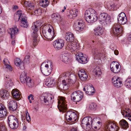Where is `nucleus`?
Listing matches in <instances>:
<instances>
[{
    "instance_id": "obj_28",
    "label": "nucleus",
    "mask_w": 131,
    "mask_h": 131,
    "mask_svg": "<svg viewBox=\"0 0 131 131\" xmlns=\"http://www.w3.org/2000/svg\"><path fill=\"white\" fill-rule=\"evenodd\" d=\"M5 80L6 82L5 84V86L7 89H10L13 85V82L12 81L11 79L9 78L8 76L6 77Z\"/></svg>"
},
{
    "instance_id": "obj_36",
    "label": "nucleus",
    "mask_w": 131,
    "mask_h": 131,
    "mask_svg": "<svg viewBox=\"0 0 131 131\" xmlns=\"http://www.w3.org/2000/svg\"><path fill=\"white\" fill-rule=\"evenodd\" d=\"M92 52L94 55L96 57V59L99 57L100 58V57H102L103 56V54L100 53L99 51L98 52L96 49H93Z\"/></svg>"
},
{
    "instance_id": "obj_34",
    "label": "nucleus",
    "mask_w": 131,
    "mask_h": 131,
    "mask_svg": "<svg viewBox=\"0 0 131 131\" xmlns=\"http://www.w3.org/2000/svg\"><path fill=\"white\" fill-rule=\"evenodd\" d=\"M21 26L23 27L27 28L28 25V24L27 20L26 18L24 16L21 18Z\"/></svg>"
},
{
    "instance_id": "obj_46",
    "label": "nucleus",
    "mask_w": 131,
    "mask_h": 131,
    "mask_svg": "<svg viewBox=\"0 0 131 131\" xmlns=\"http://www.w3.org/2000/svg\"><path fill=\"white\" fill-rule=\"evenodd\" d=\"M93 72L96 76L100 75L101 72V70L99 67H96L94 70Z\"/></svg>"
},
{
    "instance_id": "obj_38",
    "label": "nucleus",
    "mask_w": 131,
    "mask_h": 131,
    "mask_svg": "<svg viewBox=\"0 0 131 131\" xmlns=\"http://www.w3.org/2000/svg\"><path fill=\"white\" fill-rule=\"evenodd\" d=\"M60 59L62 61L65 63L68 62L69 60L68 54L65 53H63L61 56Z\"/></svg>"
},
{
    "instance_id": "obj_5",
    "label": "nucleus",
    "mask_w": 131,
    "mask_h": 131,
    "mask_svg": "<svg viewBox=\"0 0 131 131\" xmlns=\"http://www.w3.org/2000/svg\"><path fill=\"white\" fill-rule=\"evenodd\" d=\"M9 126L12 129H15L19 126L18 121L16 117L13 115H10L8 118Z\"/></svg>"
},
{
    "instance_id": "obj_35",
    "label": "nucleus",
    "mask_w": 131,
    "mask_h": 131,
    "mask_svg": "<svg viewBox=\"0 0 131 131\" xmlns=\"http://www.w3.org/2000/svg\"><path fill=\"white\" fill-rule=\"evenodd\" d=\"M119 124L124 129H126L128 127V124L127 122L124 119L122 120L119 122Z\"/></svg>"
},
{
    "instance_id": "obj_64",
    "label": "nucleus",
    "mask_w": 131,
    "mask_h": 131,
    "mask_svg": "<svg viewBox=\"0 0 131 131\" xmlns=\"http://www.w3.org/2000/svg\"><path fill=\"white\" fill-rule=\"evenodd\" d=\"M12 44L13 45H14L15 44V42L14 40H13L11 42Z\"/></svg>"
},
{
    "instance_id": "obj_27",
    "label": "nucleus",
    "mask_w": 131,
    "mask_h": 131,
    "mask_svg": "<svg viewBox=\"0 0 131 131\" xmlns=\"http://www.w3.org/2000/svg\"><path fill=\"white\" fill-rule=\"evenodd\" d=\"M45 85L49 87L53 86L55 84L54 80L52 78H48L45 80Z\"/></svg>"
},
{
    "instance_id": "obj_7",
    "label": "nucleus",
    "mask_w": 131,
    "mask_h": 131,
    "mask_svg": "<svg viewBox=\"0 0 131 131\" xmlns=\"http://www.w3.org/2000/svg\"><path fill=\"white\" fill-rule=\"evenodd\" d=\"M65 115L66 120L68 122L73 123L77 119V115L73 111H68Z\"/></svg>"
},
{
    "instance_id": "obj_13",
    "label": "nucleus",
    "mask_w": 131,
    "mask_h": 131,
    "mask_svg": "<svg viewBox=\"0 0 131 131\" xmlns=\"http://www.w3.org/2000/svg\"><path fill=\"white\" fill-rule=\"evenodd\" d=\"M64 41L62 39L57 40L53 43V45L54 48L57 50L61 49L64 45Z\"/></svg>"
},
{
    "instance_id": "obj_58",
    "label": "nucleus",
    "mask_w": 131,
    "mask_h": 131,
    "mask_svg": "<svg viewBox=\"0 0 131 131\" xmlns=\"http://www.w3.org/2000/svg\"><path fill=\"white\" fill-rule=\"evenodd\" d=\"M6 68L9 71H12V68L11 66L9 65V64H8L6 65L5 66Z\"/></svg>"
},
{
    "instance_id": "obj_3",
    "label": "nucleus",
    "mask_w": 131,
    "mask_h": 131,
    "mask_svg": "<svg viewBox=\"0 0 131 131\" xmlns=\"http://www.w3.org/2000/svg\"><path fill=\"white\" fill-rule=\"evenodd\" d=\"M41 23L39 21H38L34 22L32 25V28L34 31L32 36L33 37V44L34 46H36L38 44V35L37 31L41 26Z\"/></svg>"
},
{
    "instance_id": "obj_62",
    "label": "nucleus",
    "mask_w": 131,
    "mask_h": 131,
    "mask_svg": "<svg viewBox=\"0 0 131 131\" xmlns=\"http://www.w3.org/2000/svg\"><path fill=\"white\" fill-rule=\"evenodd\" d=\"M128 39L129 41L131 42V34L128 36Z\"/></svg>"
},
{
    "instance_id": "obj_24",
    "label": "nucleus",
    "mask_w": 131,
    "mask_h": 131,
    "mask_svg": "<svg viewBox=\"0 0 131 131\" xmlns=\"http://www.w3.org/2000/svg\"><path fill=\"white\" fill-rule=\"evenodd\" d=\"M22 3L26 7L27 9L30 10H33L35 7V4L32 3L25 1H22Z\"/></svg>"
},
{
    "instance_id": "obj_51",
    "label": "nucleus",
    "mask_w": 131,
    "mask_h": 131,
    "mask_svg": "<svg viewBox=\"0 0 131 131\" xmlns=\"http://www.w3.org/2000/svg\"><path fill=\"white\" fill-rule=\"evenodd\" d=\"M31 79L29 77H28L26 81V82L27 85H28L29 87H30L32 86V83L31 82Z\"/></svg>"
},
{
    "instance_id": "obj_56",
    "label": "nucleus",
    "mask_w": 131,
    "mask_h": 131,
    "mask_svg": "<svg viewBox=\"0 0 131 131\" xmlns=\"http://www.w3.org/2000/svg\"><path fill=\"white\" fill-rule=\"evenodd\" d=\"M91 127L94 129H99L100 127H99V125H95V123L93 125L91 124Z\"/></svg>"
},
{
    "instance_id": "obj_50",
    "label": "nucleus",
    "mask_w": 131,
    "mask_h": 131,
    "mask_svg": "<svg viewBox=\"0 0 131 131\" xmlns=\"http://www.w3.org/2000/svg\"><path fill=\"white\" fill-rule=\"evenodd\" d=\"M41 10L40 9H37L35 10L34 14L36 16H39L41 14Z\"/></svg>"
},
{
    "instance_id": "obj_44",
    "label": "nucleus",
    "mask_w": 131,
    "mask_h": 131,
    "mask_svg": "<svg viewBox=\"0 0 131 131\" xmlns=\"http://www.w3.org/2000/svg\"><path fill=\"white\" fill-rule=\"evenodd\" d=\"M43 63H45L43 66L52 69V63L51 61L47 60Z\"/></svg>"
},
{
    "instance_id": "obj_59",
    "label": "nucleus",
    "mask_w": 131,
    "mask_h": 131,
    "mask_svg": "<svg viewBox=\"0 0 131 131\" xmlns=\"http://www.w3.org/2000/svg\"><path fill=\"white\" fill-rule=\"evenodd\" d=\"M3 62L5 66L10 64L8 60L6 59H5L3 60Z\"/></svg>"
},
{
    "instance_id": "obj_1",
    "label": "nucleus",
    "mask_w": 131,
    "mask_h": 131,
    "mask_svg": "<svg viewBox=\"0 0 131 131\" xmlns=\"http://www.w3.org/2000/svg\"><path fill=\"white\" fill-rule=\"evenodd\" d=\"M64 79L62 81V84L58 86V88L60 90H65L68 89V85H71L74 83L76 80L75 75L67 72L62 74Z\"/></svg>"
},
{
    "instance_id": "obj_42",
    "label": "nucleus",
    "mask_w": 131,
    "mask_h": 131,
    "mask_svg": "<svg viewBox=\"0 0 131 131\" xmlns=\"http://www.w3.org/2000/svg\"><path fill=\"white\" fill-rule=\"evenodd\" d=\"M49 2L47 0H41L39 4L40 5L43 7L47 6L49 4Z\"/></svg>"
},
{
    "instance_id": "obj_61",
    "label": "nucleus",
    "mask_w": 131,
    "mask_h": 131,
    "mask_svg": "<svg viewBox=\"0 0 131 131\" xmlns=\"http://www.w3.org/2000/svg\"><path fill=\"white\" fill-rule=\"evenodd\" d=\"M13 8L14 10H16L18 8V7L17 5H13Z\"/></svg>"
},
{
    "instance_id": "obj_30",
    "label": "nucleus",
    "mask_w": 131,
    "mask_h": 131,
    "mask_svg": "<svg viewBox=\"0 0 131 131\" xmlns=\"http://www.w3.org/2000/svg\"><path fill=\"white\" fill-rule=\"evenodd\" d=\"M104 30L102 27H98L94 29V34L96 36H101Z\"/></svg>"
},
{
    "instance_id": "obj_15",
    "label": "nucleus",
    "mask_w": 131,
    "mask_h": 131,
    "mask_svg": "<svg viewBox=\"0 0 131 131\" xmlns=\"http://www.w3.org/2000/svg\"><path fill=\"white\" fill-rule=\"evenodd\" d=\"M92 119L91 117H85L82 121V126L84 127H88L90 128L91 126L90 124H92Z\"/></svg>"
},
{
    "instance_id": "obj_2",
    "label": "nucleus",
    "mask_w": 131,
    "mask_h": 131,
    "mask_svg": "<svg viewBox=\"0 0 131 131\" xmlns=\"http://www.w3.org/2000/svg\"><path fill=\"white\" fill-rule=\"evenodd\" d=\"M85 17L86 21L90 23L95 22L98 19L95 11L92 8L89 9L85 11Z\"/></svg>"
},
{
    "instance_id": "obj_39",
    "label": "nucleus",
    "mask_w": 131,
    "mask_h": 131,
    "mask_svg": "<svg viewBox=\"0 0 131 131\" xmlns=\"http://www.w3.org/2000/svg\"><path fill=\"white\" fill-rule=\"evenodd\" d=\"M15 63V64L17 66H20V68L21 69H23L24 68L23 66V63L22 62H21L20 60L18 58L16 59Z\"/></svg>"
},
{
    "instance_id": "obj_6",
    "label": "nucleus",
    "mask_w": 131,
    "mask_h": 131,
    "mask_svg": "<svg viewBox=\"0 0 131 131\" xmlns=\"http://www.w3.org/2000/svg\"><path fill=\"white\" fill-rule=\"evenodd\" d=\"M58 108L60 112H64L67 109V105L65 97L59 96L58 97Z\"/></svg>"
},
{
    "instance_id": "obj_9",
    "label": "nucleus",
    "mask_w": 131,
    "mask_h": 131,
    "mask_svg": "<svg viewBox=\"0 0 131 131\" xmlns=\"http://www.w3.org/2000/svg\"><path fill=\"white\" fill-rule=\"evenodd\" d=\"M111 71L113 73H118L120 72L121 70V67L120 65L118 62L113 61L112 62L110 66Z\"/></svg>"
},
{
    "instance_id": "obj_4",
    "label": "nucleus",
    "mask_w": 131,
    "mask_h": 131,
    "mask_svg": "<svg viewBox=\"0 0 131 131\" xmlns=\"http://www.w3.org/2000/svg\"><path fill=\"white\" fill-rule=\"evenodd\" d=\"M45 27L48 29L47 32L44 30L42 31L43 36L46 38L50 39L56 36L54 30L52 26L49 24H47Z\"/></svg>"
},
{
    "instance_id": "obj_57",
    "label": "nucleus",
    "mask_w": 131,
    "mask_h": 131,
    "mask_svg": "<svg viewBox=\"0 0 131 131\" xmlns=\"http://www.w3.org/2000/svg\"><path fill=\"white\" fill-rule=\"evenodd\" d=\"M34 96L32 94H30L28 97V99L29 101V102L30 103H32L31 100H33L34 99L33 98Z\"/></svg>"
},
{
    "instance_id": "obj_52",
    "label": "nucleus",
    "mask_w": 131,
    "mask_h": 131,
    "mask_svg": "<svg viewBox=\"0 0 131 131\" xmlns=\"http://www.w3.org/2000/svg\"><path fill=\"white\" fill-rule=\"evenodd\" d=\"M26 120L28 122H29L31 121V119L27 110H26Z\"/></svg>"
},
{
    "instance_id": "obj_53",
    "label": "nucleus",
    "mask_w": 131,
    "mask_h": 131,
    "mask_svg": "<svg viewBox=\"0 0 131 131\" xmlns=\"http://www.w3.org/2000/svg\"><path fill=\"white\" fill-rule=\"evenodd\" d=\"M30 61V56L28 55L26 56L24 60V62L25 63H28Z\"/></svg>"
},
{
    "instance_id": "obj_12",
    "label": "nucleus",
    "mask_w": 131,
    "mask_h": 131,
    "mask_svg": "<svg viewBox=\"0 0 131 131\" xmlns=\"http://www.w3.org/2000/svg\"><path fill=\"white\" fill-rule=\"evenodd\" d=\"M112 29L113 34L117 35L121 34L123 31V28L122 26L118 23L114 24Z\"/></svg>"
},
{
    "instance_id": "obj_10",
    "label": "nucleus",
    "mask_w": 131,
    "mask_h": 131,
    "mask_svg": "<svg viewBox=\"0 0 131 131\" xmlns=\"http://www.w3.org/2000/svg\"><path fill=\"white\" fill-rule=\"evenodd\" d=\"M119 128L114 122H108L105 127L106 131H117Z\"/></svg>"
},
{
    "instance_id": "obj_63",
    "label": "nucleus",
    "mask_w": 131,
    "mask_h": 131,
    "mask_svg": "<svg viewBox=\"0 0 131 131\" xmlns=\"http://www.w3.org/2000/svg\"><path fill=\"white\" fill-rule=\"evenodd\" d=\"M114 53L115 54L117 55L118 54V52L117 50H115L114 51Z\"/></svg>"
},
{
    "instance_id": "obj_11",
    "label": "nucleus",
    "mask_w": 131,
    "mask_h": 131,
    "mask_svg": "<svg viewBox=\"0 0 131 131\" xmlns=\"http://www.w3.org/2000/svg\"><path fill=\"white\" fill-rule=\"evenodd\" d=\"M75 29L76 31L79 32L83 31L85 25L83 20H78L75 22Z\"/></svg>"
},
{
    "instance_id": "obj_45",
    "label": "nucleus",
    "mask_w": 131,
    "mask_h": 131,
    "mask_svg": "<svg viewBox=\"0 0 131 131\" xmlns=\"http://www.w3.org/2000/svg\"><path fill=\"white\" fill-rule=\"evenodd\" d=\"M107 7L109 9L113 10H116L118 7L117 6V4L116 3L108 4L107 5Z\"/></svg>"
},
{
    "instance_id": "obj_54",
    "label": "nucleus",
    "mask_w": 131,
    "mask_h": 131,
    "mask_svg": "<svg viewBox=\"0 0 131 131\" xmlns=\"http://www.w3.org/2000/svg\"><path fill=\"white\" fill-rule=\"evenodd\" d=\"M6 128L5 126L1 124H0V131H6Z\"/></svg>"
},
{
    "instance_id": "obj_23",
    "label": "nucleus",
    "mask_w": 131,
    "mask_h": 131,
    "mask_svg": "<svg viewBox=\"0 0 131 131\" xmlns=\"http://www.w3.org/2000/svg\"><path fill=\"white\" fill-rule=\"evenodd\" d=\"M78 74L80 79L82 81L86 80L88 78V76L86 72L83 69H81L79 70Z\"/></svg>"
},
{
    "instance_id": "obj_60",
    "label": "nucleus",
    "mask_w": 131,
    "mask_h": 131,
    "mask_svg": "<svg viewBox=\"0 0 131 131\" xmlns=\"http://www.w3.org/2000/svg\"><path fill=\"white\" fill-rule=\"evenodd\" d=\"M77 126L76 125L72 127L70 131H78Z\"/></svg>"
},
{
    "instance_id": "obj_37",
    "label": "nucleus",
    "mask_w": 131,
    "mask_h": 131,
    "mask_svg": "<svg viewBox=\"0 0 131 131\" xmlns=\"http://www.w3.org/2000/svg\"><path fill=\"white\" fill-rule=\"evenodd\" d=\"M28 77H27L26 74L24 72H23L21 74L20 77V80L23 83H25Z\"/></svg>"
},
{
    "instance_id": "obj_32",
    "label": "nucleus",
    "mask_w": 131,
    "mask_h": 131,
    "mask_svg": "<svg viewBox=\"0 0 131 131\" xmlns=\"http://www.w3.org/2000/svg\"><path fill=\"white\" fill-rule=\"evenodd\" d=\"M10 32L9 33L11 35V37L12 39H14L15 38V35L17 34L18 32V29L16 27L10 29Z\"/></svg>"
},
{
    "instance_id": "obj_20",
    "label": "nucleus",
    "mask_w": 131,
    "mask_h": 131,
    "mask_svg": "<svg viewBox=\"0 0 131 131\" xmlns=\"http://www.w3.org/2000/svg\"><path fill=\"white\" fill-rule=\"evenodd\" d=\"M45 63H42L41 66V70L42 73L46 76L49 75L51 72L52 69L43 66Z\"/></svg>"
},
{
    "instance_id": "obj_25",
    "label": "nucleus",
    "mask_w": 131,
    "mask_h": 131,
    "mask_svg": "<svg viewBox=\"0 0 131 131\" xmlns=\"http://www.w3.org/2000/svg\"><path fill=\"white\" fill-rule=\"evenodd\" d=\"M8 106L10 110L14 111L16 110L17 108V103L15 101L11 100L8 103Z\"/></svg>"
},
{
    "instance_id": "obj_43",
    "label": "nucleus",
    "mask_w": 131,
    "mask_h": 131,
    "mask_svg": "<svg viewBox=\"0 0 131 131\" xmlns=\"http://www.w3.org/2000/svg\"><path fill=\"white\" fill-rule=\"evenodd\" d=\"M24 16V15L22 14V12L21 10L18 11L16 14L15 16V17H16L18 18V21L19 20V19L21 18Z\"/></svg>"
},
{
    "instance_id": "obj_16",
    "label": "nucleus",
    "mask_w": 131,
    "mask_h": 131,
    "mask_svg": "<svg viewBox=\"0 0 131 131\" xmlns=\"http://www.w3.org/2000/svg\"><path fill=\"white\" fill-rule=\"evenodd\" d=\"M118 22L119 24L124 25L127 21V17L124 13H121L118 16Z\"/></svg>"
},
{
    "instance_id": "obj_49",
    "label": "nucleus",
    "mask_w": 131,
    "mask_h": 131,
    "mask_svg": "<svg viewBox=\"0 0 131 131\" xmlns=\"http://www.w3.org/2000/svg\"><path fill=\"white\" fill-rule=\"evenodd\" d=\"M96 107V104L94 103H91L89 106V108L91 110H95Z\"/></svg>"
},
{
    "instance_id": "obj_40",
    "label": "nucleus",
    "mask_w": 131,
    "mask_h": 131,
    "mask_svg": "<svg viewBox=\"0 0 131 131\" xmlns=\"http://www.w3.org/2000/svg\"><path fill=\"white\" fill-rule=\"evenodd\" d=\"M111 22V19L110 16L107 14L105 18L102 23V25H106L109 24Z\"/></svg>"
},
{
    "instance_id": "obj_22",
    "label": "nucleus",
    "mask_w": 131,
    "mask_h": 131,
    "mask_svg": "<svg viewBox=\"0 0 131 131\" xmlns=\"http://www.w3.org/2000/svg\"><path fill=\"white\" fill-rule=\"evenodd\" d=\"M43 101L46 105L51 104L54 101L53 96L51 94H49L47 96L44 97Z\"/></svg>"
},
{
    "instance_id": "obj_19",
    "label": "nucleus",
    "mask_w": 131,
    "mask_h": 131,
    "mask_svg": "<svg viewBox=\"0 0 131 131\" xmlns=\"http://www.w3.org/2000/svg\"><path fill=\"white\" fill-rule=\"evenodd\" d=\"M112 82L114 86L116 88L121 87L122 85V82L119 77H113L112 79Z\"/></svg>"
},
{
    "instance_id": "obj_48",
    "label": "nucleus",
    "mask_w": 131,
    "mask_h": 131,
    "mask_svg": "<svg viewBox=\"0 0 131 131\" xmlns=\"http://www.w3.org/2000/svg\"><path fill=\"white\" fill-rule=\"evenodd\" d=\"M71 13L72 17H75L77 16L78 12L77 10L74 9L71 11Z\"/></svg>"
},
{
    "instance_id": "obj_41",
    "label": "nucleus",
    "mask_w": 131,
    "mask_h": 131,
    "mask_svg": "<svg viewBox=\"0 0 131 131\" xmlns=\"http://www.w3.org/2000/svg\"><path fill=\"white\" fill-rule=\"evenodd\" d=\"M107 15L106 13H102L100 14L99 16V19L100 23L102 24V23Z\"/></svg>"
},
{
    "instance_id": "obj_17",
    "label": "nucleus",
    "mask_w": 131,
    "mask_h": 131,
    "mask_svg": "<svg viewBox=\"0 0 131 131\" xmlns=\"http://www.w3.org/2000/svg\"><path fill=\"white\" fill-rule=\"evenodd\" d=\"M79 47L78 44L75 41H74L68 44L66 47V48L72 52L78 49Z\"/></svg>"
},
{
    "instance_id": "obj_8",
    "label": "nucleus",
    "mask_w": 131,
    "mask_h": 131,
    "mask_svg": "<svg viewBox=\"0 0 131 131\" xmlns=\"http://www.w3.org/2000/svg\"><path fill=\"white\" fill-rule=\"evenodd\" d=\"M83 96V92L78 91L73 92L71 94V99L73 102H79L82 99Z\"/></svg>"
},
{
    "instance_id": "obj_14",
    "label": "nucleus",
    "mask_w": 131,
    "mask_h": 131,
    "mask_svg": "<svg viewBox=\"0 0 131 131\" xmlns=\"http://www.w3.org/2000/svg\"><path fill=\"white\" fill-rule=\"evenodd\" d=\"M83 90L89 95H92L95 92V90L92 85L90 84H87L83 88Z\"/></svg>"
},
{
    "instance_id": "obj_26",
    "label": "nucleus",
    "mask_w": 131,
    "mask_h": 131,
    "mask_svg": "<svg viewBox=\"0 0 131 131\" xmlns=\"http://www.w3.org/2000/svg\"><path fill=\"white\" fill-rule=\"evenodd\" d=\"M7 113L6 108L4 105L2 104H0V118H4Z\"/></svg>"
},
{
    "instance_id": "obj_21",
    "label": "nucleus",
    "mask_w": 131,
    "mask_h": 131,
    "mask_svg": "<svg viewBox=\"0 0 131 131\" xmlns=\"http://www.w3.org/2000/svg\"><path fill=\"white\" fill-rule=\"evenodd\" d=\"M122 115L125 117L127 118L129 121H131V110L126 108L121 112Z\"/></svg>"
},
{
    "instance_id": "obj_31",
    "label": "nucleus",
    "mask_w": 131,
    "mask_h": 131,
    "mask_svg": "<svg viewBox=\"0 0 131 131\" xmlns=\"http://www.w3.org/2000/svg\"><path fill=\"white\" fill-rule=\"evenodd\" d=\"M65 39L68 42H74V35L71 32L67 34L65 36Z\"/></svg>"
},
{
    "instance_id": "obj_55",
    "label": "nucleus",
    "mask_w": 131,
    "mask_h": 131,
    "mask_svg": "<svg viewBox=\"0 0 131 131\" xmlns=\"http://www.w3.org/2000/svg\"><path fill=\"white\" fill-rule=\"evenodd\" d=\"M52 18H54L57 19L60 18V16L59 14H58L54 13L52 15Z\"/></svg>"
},
{
    "instance_id": "obj_29",
    "label": "nucleus",
    "mask_w": 131,
    "mask_h": 131,
    "mask_svg": "<svg viewBox=\"0 0 131 131\" xmlns=\"http://www.w3.org/2000/svg\"><path fill=\"white\" fill-rule=\"evenodd\" d=\"M12 94L13 97L16 99H19L21 96L20 92L17 89L13 90L12 91Z\"/></svg>"
},
{
    "instance_id": "obj_18",
    "label": "nucleus",
    "mask_w": 131,
    "mask_h": 131,
    "mask_svg": "<svg viewBox=\"0 0 131 131\" xmlns=\"http://www.w3.org/2000/svg\"><path fill=\"white\" fill-rule=\"evenodd\" d=\"M76 59L77 61L80 63L82 64H85L88 62L87 57H84L82 53L79 52L77 53Z\"/></svg>"
},
{
    "instance_id": "obj_47",
    "label": "nucleus",
    "mask_w": 131,
    "mask_h": 131,
    "mask_svg": "<svg viewBox=\"0 0 131 131\" xmlns=\"http://www.w3.org/2000/svg\"><path fill=\"white\" fill-rule=\"evenodd\" d=\"M125 85L127 88H131V78H128L126 80Z\"/></svg>"
},
{
    "instance_id": "obj_33",
    "label": "nucleus",
    "mask_w": 131,
    "mask_h": 131,
    "mask_svg": "<svg viewBox=\"0 0 131 131\" xmlns=\"http://www.w3.org/2000/svg\"><path fill=\"white\" fill-rule=\"evenodd\" d=\"M1 97L5 100L8 98L9 96V92L6 90H2L0 91Z\"/></svg>"
}]
</instances>
